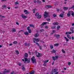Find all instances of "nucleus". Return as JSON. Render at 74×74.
<instances>
[{"instance_id":"nucleus-1","label":"nucleus","mask_w":74,"mask_h":74,"mask_svg":"<svg viewBox=\"0 0 74 74\" xmlns=\"http://www.w3.org/2000/svg\"><path fill=\"white\" fill-rule=\"evenodd\" d=\"M71 14L72 15V16H73V17H74V12L73 11H69L68 12V13L67 14V16H68V17H70V16Z\"/></svg>"},{"instance_id":"nucleus-2","label":"nucleus","mask_w":74,"mask_h":74,"mask_svg":"<svg viewBox=\"0 0 74 74\" xmlns=\"http://www.w3.org/2000/svg\"><path fill=\"white\" fill-rule=\"evenodd\" d=\"M31 60L32 63L36 64V59H35V57L34 56H33L31 58Z\"/></svg>"},{"instance_id":"nucleus-3","label":"nucleus","mask_w":74,"mask_h":74,"mask_svg":"<svg viewBox=\"0 0 74 74\" xmlns=\"http://www.w3.org/2000/svg\"><path fill=\"white\" fill-rule=\"evenodd\" d=\"M25 62H27V63H29L30 62V58H29L28 59L27 58H25Z\"/></svg>"},{"instance_id":"nucleus-4","label":"nucleus","mask_w":74,"mask_h":74,"mask_svg":"<svg viewBox=\"0 0 74 74\" xmlns=\"http://www.w3.org/2000/svg\"><path fill=\"white\" fill-rule=\"evenodd\" d=\"M49 14V13H47V12L46 11H45V14H44V16L45 17V18H47L48 17V15Z\"/></svg>"},{"instance_id":"nucleus-5","label":"nucleus","mask_w":74,"mask_h":74,"mask_svg":"<svg viewBox=\"0 0 74 74\" xmlns=\"http://www.w3.org/2000/svg\"><path fill=\"white\" fill-rule=\"evenodd\" d=\"M9 72H10V71L9 70H8L6 71H4L2 73H0V74H5L7 73H9Z\"/></svg>"},{"instance_id":"nucleus-6","label":"nucleus","mask_w":74,"mask_h":74,"mask_svg":"<svg viewBox=\"0 0 74 74\" xmlns=\"http://www.w3.org/2000/svg\"><path fill=\"white\" fill-rule=\"evenodd\" d=\"M54 36L56 37V38H57V39H59L60 37V35L59 34H55Z\"/></svg>"},{"instance_id":"nucleus-7","label":"nucleus","mask_w":74,"mask_h":74,"mask_svg":"<svg viewBox=\"0 0 74 74\" xmlns=\"http://www.w3.org/2000/svg\"><path fill=\"white\" fill-rule=\"evenodd\" d=\"M38 55H36V57L37 58H40V57H41L42 56L41 55H42V54L40 53H38Z\"/></svg>"},{"instance_id":"nucleus-8","label":"nucleus","mask_w":74,"mask_h":74,"mask_svg":"<svg viewBox=\"0 0 74 74\" xmlns=\"http://www.w3.org/2000/svg\"><path fill=\"white\" fill-rule=\"evenodd\" d=\"M21 16H22V18H23V19H26V18H27L26 16H25V15L23 14H22Z\"/></svg>"},{"instance_id":"nucleus-9","label":"nucleus","mask_w":74,"mask_h":74,"mask_svg":"<svg viewBox=\"0 0 74 74\" xmlns=\"http://www.w3.org/2000/svg\"><path fill=\"white\" fill-rule=\"evenodd\" d=\"M36 45H37L39 47L40 49H42V47H41V46H40V45H39V44H38V42H36Z\"/></svg>"},{"instance_id":"nucleus-10","label":"nucleus","mask_w":74,"mask_h":74,"mask_svg":"<svg viewBox=\"0 0 74 74\" xmlns=\"http://www.w3.org/2000/svg\"><path fill=\"white\" fill-rule=\"evenodd\" d=\"M51 7H52V6L49 5H46L45 6L46 8H51Z\"/></svg>"},{"instance_id":"nucleus-11","label":"nucleus","mask_w":74,"mask_h":74,"mask_svg":"<svg viewBox=\"0 0 74 74\" xmlns=\"http://www.w3.org/2000/svg\"><path fill=\"white\" fill-rule=\"evenodd\" d=\"M24 12H25V14H29V12L27 11V10H24Z\"/></svg>"},{"instance_id":"nucleus-12","label":"nucleus","mask_w":74,"mask_h":74,"mask_svg":"<svg viewBox=\"0 0 74 74\" xmlns=\"http://www.w3.org/2000/svg\"><path fill=\"white\" fill-rule=\"evenodd\" d=\"M66 36H67V37L68 38H69V39L70 40H71V37H70V35H69V34H68L66 35Z\"/></svg>"},{"instance_id":"nucleus-13","label":"nucleus","mask_w":74,"mask_h":74,"mask_svg":"<svg viewBox=\"0 0 74 74\" xmlns=\"http://www.w3.org/2000/svg\"><path fill=\"white\" fill-rule=\"evenodd\" d=\"M24 57L25 58H27L28 57V54L27 53H25L24 54Z\"/></svg>"},{"instance_id":"nucleus-14","label":"nucleus","mask_w":74,"mask_h":74,"mask_svg":"<svg viewBox=\"0 0 74 74\" xmlns=\"http://www.w3.org/2000/svg\"><path fill=\"white\" fill-rule=\"evenodd\" d=\"M64 16V14L61 13L59 15L60 17H61V18H63V16Z\"/></svg>"},{"instance_id":"nucleus-15","label":"nucleus","mask_w":74,"mask_h":74,"mask_svg":"<svg viewBox=\"0 0 74 74\" xmlns=\"http://www.w3.org/2000/svg\"><path fill=\"white\" fill-rule=\"evenodd\" d=\"M25 46H29L30 44L29 43H25L24 44Z\"/></svg>"},{"instance_id":"nucleus-16","label":"nucleus","mask_w":74,"mask_h":74,"mask_svg":"<svg viewBox=\"0 0 74 74\" xmlns=\"http://www.w3.org/2000/svg\"><path fill=\"white\" fill-rule=\"evenodd\" d=\"M25 66H24V65H23L22 66V70L23 71H25Z\"/></svg>"},{"instance_id":"nucleus-17","label":"nucleus","mask_w":74,"mask_h":74,"mask_svg":"<svg viewBox=\"0 0 74 74\" xmlns=\"http://www.w3.org/2000/svg\"><path fill=\"white\" fill-rule=\"evenodd\" d=\"M53 25L56 26V25H59V23H58V22H57L56 23H53Z\"/></svg>"},{"instance_id":"nucleus-18","label":"nucleus","mask_w":74,"mask_h":74,"mask_svg":"<svg viewBox=\"0 0 74 74\" xmlns=\"http://www.w3.org/2000/svg\"><path fill=\"white\" fill-rule=\"evenodd\" d=\"M70 30H71V31H72V33H74V30L73 29V28H71L70 29Z\"/></svg>"},{"instance_id":"nucleus-19","label":"nucleus","mask_w":74,"mask_h":74,"mask_svg":"<svg viewBox=\"0 0 74 74\" xmlns=\"http://www.w3.org/2000/svg\"><path fill=\"white\" fill-rule=\"evenodd\" d=\"M71 32H66V33H65V34H71Z\"/></svg>"},{"instance_id":"nucleus-20","label":"nucleus","mask_w":74,"mask_h":74,"mask_svg":"<svg viewBox=\"0 0 74 74\" xmlns=\"http://www.w3.org/2000/svg\"><path fill=\"white\" fill-rule=\"evenodd\" d=\"M68 7H64L63 8V9L64 10H68Z\"/></svg>"},{"instance_id":"nucleus-21","label":"nucleus","mask_w":74,"mask_h":74,"mask_svg":"<svg viewBox=\"0 0 74 74\" xmlns=\"http://www.w3.org/2000/svg\"><path fill=\"white\" fill-rule=\"evenodd\" d=\"M39 13L37 12L35 14V16H38L39 15Z\"/></svg>"},{"instance_id":"nucleus-22","label":"nucleus","mask_w":74,"mask_h":74,"mask_svg":"<svg viewBox=\"0 0 74 74\" xmlns=\"http://www.w3.org/2000/svg\"><path fill=\"white\" fill-rule=\"evenodd\" d=\"M41 17H42L41 15H39L38 16L37 18H38V19H40V18H41Z\"/></svg>"},{"instance_id":"nucleus-23","label":"nucleus","mask_w":74,"mask_h":74,"mask_svg":"<svg viewBox=\"0 0 74 74\" xmlns=\"http://www.w3.org/2000/svg\"><path fill=\"white\" fill-rule=\"evenodd\" d=\"M24 34L26 36H28L29 35V33L27 32H25L24 33Z\"/></svg>"},{"instance_id":"nucleus-24","label":"nucleus","mask_w":74,"mask_h":74,"mask_svg":"<svg viewBox=\"0 0 74 74\" xmlns=\"http://www.w3.org/2000/svg\"><path fill=\"white\" fill-rule=\"evenodd\" d=\"M12 32H16V29H14V28H13L12 29Z\"/></svg>"},{"instance_id":"nucleus-25","label":"nucleus","mask_w":74,"mask_h":74,"mask_svg":"<svg viewBox=\"0 0 74 74\" xmlns=\"http://www.w3.org/2000/svg\"><path fill=\"white\" fill-rule=\"evenodd\" d=\"M2 7L3 8H7V6L5 5H3L2 6Z\"/></svg>"},{"instance_id":"nucleus-26","label":"nucleus","mask_w":74,"mask_h":74,"mask_svg":"<svg viewBox=\"0 0 74 74\" xmlns=\"http://www.w3.org/2000/svg\"><path fill=\"white\" fill-rule=\"evenodd\" d=\"M29 26L31 27H34V25L33 24H30L29 25Z\"/></svg>"},{"instance_id":"nucleus-27","label":"nucleus","mask_w":74,"mask_h":74,"mask_svg":"<svg viewBox=\"0 0 74 74\" xmlns=\"http://www.w3.org/2000/svg\"><path fill=\"white\" fill-rule=\"evenodd\" d=\"M64 38L65 39L66 41H69V40H68V39H67V38H66V37L64 36Z\"/></svg>"},{"instance_id":"nucleus-28","label":"nucleus","mask_w":74,"mask_h":74,"mask_svg":"<svg viewBox=\"0 0 74 74\" xmlns=\"http://www.w3.org/2000/svg\"><path fill=\"white\" fill-rule=\"evenodd\" d=\"M34 37H38V34L37 33H36V34L35 35H34Z\"/></svg>"},{"instance_id":"nucleus-29","label":"nucleus","mask_w":74,"mask_h":74,"mask_svg":"<svg viewBox=\"0 0 74 74\" xmlns=\"http://www.w3.org/2000/svg\"><path fill=\"white\" fill-rule=\"evenodd\" d=\"M37 3H38V4H40L41 3V1H39L38 0L37 1Z\"/></svg>"},{"instance_id":"nucleus-30","label":"nucleus","mask_w":74,"mask_h":74,"mask_svg":"<svg viewBox=\"0 0 74 74\" xmlns=\"http://www.w3.org/2000/svg\"><path fill=\"white\" fill-rule=\"evenodd\" d=\"M15 52L17 55H18L19 53V51H18V50H16Z\"/></svg>"},{"instance_id":"nucleus-31","label":"nucleus","mask_w":74,"mask_h":74,"mask_svg":"<svg viewBox=\"0 0 74 74\" xmlns=\"http://www.w3.org/2000/svg\"><path fill=\"white\" fill-rule=\"evenodd\" d=\"M40 27L41 28H42L44 27V24L42 23L41 24Z\"/></svg>"},{"instance_id":"nucleus-32","label":"nucleus","mask_w":74,"mask_h":74,"mask_svg":"<svg viewBox=\"0 0 74 74\" xmlns=\"http://www.w3.org/2000/svg\"><path fill=\"white\" fill-rule=\"evenodd\" d=\"M57 30H59V28H60V26L59 25H58L57 26Z\"/></svg>"},{"instance_id":"nucleus-33","label":"nucleus","mask_w":74,"mask_h":74,"mask_svg":"<svg viewBox=\"0 0 74 74\" xmlns=\"http://www.w3.org/2000/svg\"><path fill=\"white\" fill-rule=\"evenodd\" d=\"M34 71L29 73V74H34Z\"/></svg>"},{"instance_id":"nucleus-34","label":"nucleus","mask_w":74,"mask_h":74,"mask_svg":"<svg viewBox=\"0 0 74 74\" xmlns=\"http://www.w3.org/2000/svg\"><path fill=\"white\" fill-rule=\"evenodd\" d=\"M28 31L29 33H32V30L31 29H29V30H28Z\"/></svg>"},{"instance_id":"nucleus-35","label":"nucleus","mask_w":74,"mask_h":74,"mask_svg":"<svg viewBox=\"0 0 74 74\" xmlns=\"http://www.w3.org/2000/svg\"><path fill=\"white\" fill-rule=\"evenodd\" d=\"M13 43L14 44H17V42L16 41H14L13 42Z\"/></svg>"},{"instance_id":"nucleus-36","label":"nucleus","mask_w":74,"mask_h":74,"mask_svg":"<svg viewBox=\"0 0 74 74\" xmlns=\"http://www.w3.org/2000/svg\"><path fill=\"white\" fill-rule=\"evenodd\" d=\"M51 52L52 53H56V51L55 50H53Z\"/></svg>"},{"instance_id":"nucleus-37","label":"nucleus","mask_w":74,"mask_h":74,"mask_svg":"<svg viewBox=\"0 0 74 74\" xmlns=\"http://www.w3.org/2000/svg\"><path fill=\"white\" fill-rule=\"evenodd\" d=\"M42 23H43V25H47V22H44Z\"/></svg>"},{"instance_id":"nucleus-38","label":"nucleus","mask_w":74,"mask_h":74,"mask_svg":"<svg viewBox=\"0 0 74 74\" xmlns=\"http://www.w3.org/2000/svg\"><path fill=\"white\" fill-rule=\"evenodd\" d=\"M49 62V60H46L45 61H44V62L45 63H47V62Z\"/></svg>"},{"instance_id":"nucleus-39","label":"nucleus","mask_w":74,"mask_h":74,"mask_svg":"<svg viewBox=\"0 0 74 74\" xmlns=\"http://www.w3.org/2000/svg\"><path fill=\"white\" fill-rule=\"evenodd\" d=\"M50 47L51 49H53V47L52 45H50Z\"/></svg>"},{"instance_id":"nucleus-40","label":"nucleus","mask_w":74,"mask_h":74,"mask_svg":"<svg viewBox=\"0 0 74 74\" xmlns=\"http://www.w3.org/2000/svg\"><path fill=\"white\" fill-rule=\"evenodd\" d=\"M68 64L69 66H70L71 65V63L70 62H68Z\"/></svg>"},{"instance_id":"nucleus-41","label":"nucleus","mask_w":74,"mask_h":74,"mask_svg":"<svg viewBox=\"0 0 74 74\" xmlns=\"http://www.w3.org/2000/svg\"><path fill=\"white\" fill-rule=\"evenodd\" d=\"M36 42H38V41H39V39H38V38L36 39Z\"/></svg>"},{"instance_id":"nucleus-42","label":"nucleus","mask_w":74,"mask_h":74,"mask_svg":"<svg viewBox=\"0 0 74 74\" xmlns=\"http://www.w3.org/2000/svg\"><path fill=\"white\" fill-rule=\"evenodd\" d=\"M54 46H56L57 47V46H58L59 45V44L58 43H56L54 45Z\"/></svg>"},{"instance_id":"nucleus-43","label":"nucleus","mask_w":74,"mask_h":74,"mask_svg":"<svg viewBox=\"0 0 74 74\" xmlns=\"http://www.w3.org/2000/svg\"><path fill=\"white\" fill-rule=\"evenodd\" d=\"M46 21H50L51 19H50V18H46Z\"/></svg>"},{"instance_id":"nucleus-44","label":"nucleus","mask_w":74,"mask_h":74,"mask_svg":"<svg viewBox=\"0 0 74 74\" xmlns=\"http://www.w3.org/2000/svg\"><path fill=\"white\" fill-rule=\"evenodd\" d=\"M19 4V2L18 1H16V2H15V5H17V4Z\"/></svg>"},{"instance_id":"nucleus-45","label":"nucleus","mask_w":74,"mask_h":74,"mask_svg":"<svg viewBox=\"0 0 74 74\" xmlns=\"http://www.w3.org/2000/svg\"><path fill=\"white\" fill-rule=\"evenodd\" d=\"M55 57L56 58L55 60H57L56 59H58V56H56Z\"/></svg>"},{"instance_id":"nucleus-46","label":"nucleus","mask_w":74,"mask_h":74,"mask_svg":"<svg viewBox=\"0 0 74 74\" xmlns=\"http://www.w3.org/2000/svg\"><path fill=\"white\" fill-rule=\"evenodd\" d=\"M56 16H57L56 14H53V17H56Z\"/></svg>"},{"instance_id":"nucleus-47","label":"nucleus","mask_w":74,"mask_h":74,"mask_svg":"<svg viewBox=\"0 0 74 74\" xmlns=\"http://www.w3.org/2000/svg\"><path fill=\"white\" fill-rule=\"evenodd\" d=\"M52 58L53 60H55V57L54 56L52 57Z\"/></svg>"},{"instance_id":"nucleus-48","label":"nucleus","mask_w":74,"mask_h":74,"mask_svg":"<svg viewBox=\"0 0 74 74\" xmlns=\"http://www.w3.org/2000/svg\"><path fill=\"white\" fill-rule=\"evenodd\" d=\"M30 27L29 26V27H27V30H29L30 29Z\"/></svg>"},{"instance_id":"nucleus-49","label":"nucleus","mask_w":74,"mask_h":74,"mask_svg":"<svg viewBox=\"0 0 74 74\" xmlns=\"http://www.w3.org/2000/svg\"><path fill=\"white\" fill-rule=\"evenodd\" d=\"M55 28H56V26H55L51 27L52 29H55Z\"/></svg>"},{"instance_id":"nucleus-50","label":"nucleus","mask_w":74,"mask_h":74,"mask_svg":"<svg viewBox=\"0 0 74 74\" xmlns=\"http://www.w3.org/2000/svg\"><path fill=\"white\" fill-rule=\"evenodd\" d=\"M62 52L64 53H65V51L63 49H62Z\"/></svg>"},{"instance_id":"nucleus-51","label":"nucleus","mask_w":74,"mask_h":74,"mask_svg":"<svg viewBox=\"0 0 74 74\" xmlns=\"http://www.w3.org/2000/svg\"><path fill=\"white\" fill-rule=\"evenodd\" d=\"M71 38H72V40H74V37H73V36H72Z\"/></svg>"},{"instance_id":"nucleus-52","label":"nucleus","mask_w":74,"mask_h":74,"mask_svg":"<svg viewBox=\"0 0 74 74\" xmlns=\"http://www.w3.org/2000/svg\"><path fill=\"white\" fill-rule=\"evenodd\" d=\"M24 32V31H23V30H20L18 32V33H20V32Z\"/></svg>"},{"instance_id":"nucleus-53","label":"nucleus","mask_w":74,"mask_h":74,"mask_svg":"<svg viewBox=\"0 0 74 74\" xmlns=\"http://www.w3.org/2000/svg\"><path fill=\"white\" fill-rule=\"evenodd\" d=\"M40 32H42V31H44V29H40Z\"/></svg>"},{"instance_id":"nucleus-54","label":"nucleus","mask_w":74,"mask_h":74,"mask_svg":"<svg viewBox=\"0 0 74 74\" xmlns=\"http://www.w3.org/2000/svg\"><path fill=\"white\" fill-rule=\"evenodd\" d=\"M38 53L37 51H35V53H36V55H37V53L38 54Z\"/></svg>"},{"instance_id":"nucleus-55","label":"nucleus","mask_w":74,"mask_h":74,"mask_svg":"<svg viewBox=\"0 0 74 74\" xmlns=\"http://www.w3.org/2000/svg\"><path fill=\"white\" fill-rule=\"evenodd\" d=\"M18 66H21V64L19 63H18Z\"/></svg>"},{"instance_id":"nucleus-56","label":"nucleus","mask_w":74,"mask_h":74,"mask_svg":"<svg viewBox=\"0 0 74 74\" xmlns=\"http://www.w3.org/2000/svg\"><path fill=\"white\" fill-rule=\"evenodd\" d=\"M43 65L44 66H46V63H44L43 64Z\"/></svg>"},{"instance_id":"nucleus-57","label":"nucleus","mask_w":74,"mask_h":74,"mask_svg":"<svg viewBox=\"0 0 74 74\" xmlns=\"http://www.w3.org/2000/svg\"><path fill=\"white\" fill-rule=\"evenodd\" d=\"M34 3H37V1H36V0H35L34 2Z\"/></svg>"},{"instance_id":"nucleus-58","label":"nucleus","mask_w":74,"mask_h":74,"mask_svg":"<svg viewBox=\"0 0 74 74\" xmlns=\"http://www.w3.org/2000/svg\"><path fill=\"white\" fill-rule=\"evenodd\" d=\"M28 53H29V54L30 55L32 54V53H31V52H30V51H29Z\"/></svg>"},{"instance_id":"nucleus-59","label":"nucleus","mask_w":74,"mask_h":74,"mask_svg":"<svg viewBox=\"0 0 74 74\" xmlns=\"http://www.w3.org/2000/svg\"><path fill=\"white\" fill-rule=\"evenodd\" d=\"M45 28L46 29H48V27L47 26H45Z\"/></svg>"},{"instance_id":"nucleus-60","label":"nucleus","mask_w":74,"mask_h":74,"mask_svg":"<svg viewBox=\"0 0 74 74\" xmlns=\"http://www.w3.org/2000/svg\"><path fill=\"white\" fill-rule=\"evenodd\" d=\"M16 25H19V23H18L16 22Z\"/></svg>"},{"instance_id":"nucleus-61","label":"nucleus","mask_w":74,"mask_h":74,"mask_svg":"<svg viewBox=\"0 0 74 74\" xmlns=\"http://www.w3.org/2000/svg\"><path fill=\"white\" fill-rule=\"evenodd\" d=\"M9 45L10 46H11V45H12V43L10 44Z\"/></svg>"},{"instance_id":"nucleus-62","label":"nucleus","mask_w":74,"mask_h":74,"mask_svg":"<svg viewBox=\"0 0 74 74\" xmlns=\"http://www.w3.org/2000/svg\"><path fill=\"white\" fill-rule=\"evenodd\" d=\"M72 8H71V7H70V8H69V10H71V9H72Z\"/></svg>"},{"instance_id":"nucleus-63","label":"nucleus","mask_w":74,"mask_h":74,"mask_svg":"<svg viewBox=\"0 0 74 74\" xmlns=\"http://www.w3.org/2000/svg\"><path fill=\"white\" fill-rule=\"evenodd\" d=\"M71 8H74V5L72 7H71Z\"/></svg>"},{"instance_id":"nucleus-64","label":"nucleus","mask_w":74,"mask_h":74,"mask_svg":"<svg viewBox=\"0 0 74 74\" xmlns=\"http://www.w3.org/2000/svg\"><path fill=\"white\" fill-rule=\"evenodd\" d=\"M58 72H57L56 73H55L54 74H58Z\"/></svg>"}]
</instances>
